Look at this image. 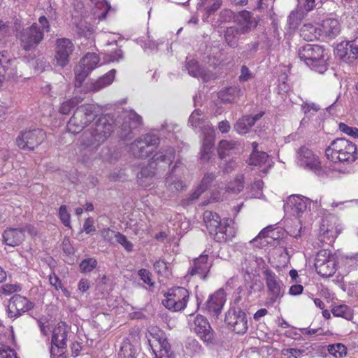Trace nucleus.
Instances as JSON below:
<instances>
[{
	"instance_id": "1",
	"label": "nucleus",
	"mask_w": 358,
	"mask_h": 358,
	"mask_svg": "<svg viewBox=\"0 0 358 358\" xmlns=\"http://www.w3.org/2000/svg\"><path fill=\"white\" fill-rule=\"evenodd\" d=\"M115 129L114 122L108 117H99L80 137V146L96 150L111 135Z\"/></svg>"
},
{
	"instance_id": "2",
	"label": "nucleus",
	"mask_w": 358,
	"mask_h": 358,
	"mask_svg": "<svg viewBox=\"0 0 358 358\" xmlns=\"http://www.w3.org/2000/svg\"><path fill=\"white\" fill-rule=\"evenodd\" d=\"M325 155L333 163L349 164L357 159L356 145L343 138L333 141L326 149Z\"/></svg>"
},
{
	"instance_id": "3",
	"label": "nucleus",
	"mask_w": 358,
	"mask_h": 358,
	"mask_svg": "<svg viewBox=\"0 0 358 358\" xmlns=\"http://www.w3.org/2000/svg\"><path fill=\"white\" fill-rule=\"evenodd\" d=\"M201 115L202 112L200 110H195L189 117V123L194 129L201 128L205 134L201 146V159L208 162L211 157L214 145V131L208 122L201 117Z\"/></svg>"
},
{
	"instance_id": "4",
	"label": "nucleus",
	"mask_w": 358,
	"mask_h": 358,
	"mask_svg": "<svg viewBox=\"0 0 358 358\" xmlns=\"http://www.w3.org/2000/svg\"><path fill=\"white\" fill-rule=\"evenodd\" d=\"M299 57L311 69L322 73L327 70V55L318 45L306 44L299 48Z\"/></svg>"
},
{
	"instance_id": "5",
	"label": "nucleus",
	"mask_w": 358,
	"mask_h": 358,
	"mask_svg": "<svg viewBox=\"0 0 358 358\" xmlns=\"http://www.w3.org/2000/svg\"><path fill=\"white\" fill-rule=\"evenodd\" d=\"M38 23H34L20 33V39L22 46L25 50H29L36 47L43 38L44 31H49L50 30L49 22L45 17H40Z\"/></svg>"
},
{
	"instance_id": "6",
	"label": "nucleus",
	"mask_w": 358,
	"mask_h": 358,
	"mask_svg": "<svg viewBox=\"0 0 358 358\" xmlns=\"http://www.w3.org/2000/svg\"><path fill=\"white\" fill-rule=\"evenodd\" d=\"M96 116L94 106L86 104L78 107L67 123V130L72 134H78L91 123Z\"/></svg>"
},
{
	"instance_id": "7",
	"label": "nucleus",
	"mask_w": 358,
	"mask_h": 358,
	"mask_svg": "<svg viewBox=\"0 0 358 358\" xmlns=\"http://www.w3.org/2000/svg\"><path fill=\"white\" fill-rule=\"evenodd\" d=\"M342 230L340 220L334 215L329 214L322 220L318 236L319 247L323 244L330 245L332 243Z\"/></svg>"
},
{
	"instance_id": "8",
	"label": "nucleus",
	"mask_w": 358,
	"mask_h": 358,
	"mask_svg": "<svg viewBox=\"0 0 358 358\" xmlns=\"http://www.w3.org/2000/svg\"><path fill=\"white\" fill-rule=\"evenodd\" d=\"M147 338L155 358H176V355L163 331L155 329L153 332L149 333Z\"/></svg>"
},
{
	"instance_id": "9",
	"label": "nucleus",
	"mask_w": 358,
	"mask_h": 358,
	"mask_svg": "<svg viewBox=\"0 0 358 358\" xmlns=\"http://www.w3.org/2000/svg\"><path fill=\"white\" fill-rule=\"evenodd\" d=\"M263 274L268 293L266 305L271 306L279 301L283 296L285 286L280 278L272 271L266 269Z\"/></svg>"
},
{
	"instance_id": "10",
	"label": "nucleus",
	"mask_w": 358,
	"mask_h": 358,
	"mask_svg": "<svg viewBox=\"0 0 358 358\" xmlns=\"http://www.w3.org/2000/svg\"><path fill=\"white\" fill-rule=\"evenodd\" d=\"M164 296L163 305L167 309L177 312L186 308L189 294L187 289L178 287L170 289Z\"/></svg>"
},
{
	"instance_id": "11",
	"label": "nucleus",
	"mask_w": 358,
	"mask_h": 358,
	"mask_svg": "<svg viewBox=\"0 0 358 358\" xmlns=\"http://www.w3.org/2000/svg\"><path fill=\"white\" fill-rule=\"evenodd\" d=\"M159 141V138L155 134H146L131 144L130 150L136 157H147L156 148Z\"/></svg>"
},
{
	"instance_id": "12",
	"label": "nucleus",
	"mask_w": 358,
	"mask_h": 358,
	"mask_svg": "<svg viewBox=\"0 0 358 358\" xmlns=\"http://www.w3.org/2000/svg\"><path fill=\"white\" fill-rule=\"evenodd\" d=\"M45 138V133L41 129L24 130L16 138L17 146L23 150H33Z\"/></svg>"
},
{
	"instance_id": "13",
	"label": "nucleus",
	"mask_w": 358,
	"mask_h": 358,
	"mask_svg": "<svg viewBox=\"0 0 358 358\" xmlns=\"http://www.w3.org/2000/svg\"><path fill=\"white\" fill-rule=\"evenodd\" d=\"M315 267L317 273L324 278L333 275L336 269V258L328 250L319 251L315 259Z\"/></svg>"
},
{
	"instance_id": "14",
	"label": "nucleus",
	"mask_w": 358,
	"mask_h": 358,
	"mask_svg": "<svg viewBox=\"0 0 358 358\" xmlns=\"http://www.w3.org/2000/svg\"><path fill=\"white\" fill-rule=\"evenodd\" d=\"M100 62L96 53H87L75 70L76 86H80L88 75L95 69Z\"/></svg>"
},
{
	"instance_id": "15",
	"label": "nucleus",
	"mask_w": 358,
	"mask_h": 358,
	"mask_svg": "<svg viewBox=\"0 0 358 358\" xmlns=\"http://www.w3.org/2000/svg\"><path fill=\"white\" fill-rule=\"evenodd\" d=\"M192 315H190L189 320L190 329L204 342L211 343L214 339V334L207 319L201 315L194 316L192 320Z\"/></svg>"
},
{
	"instance_id": "16",
	"label": "nucleus",
	"mask_w": 358,
	"mask_h": 358,
	"mask_svg": "<svg viewBox=\"0 0 358 358\" xmlns=\"http://www.w3.org/2000/svg\"><path fill=\"white\" fill-rule=\"evenodd\" d=\"M224 321L236 334H245L248 328L246 314L241 308H230L226 313Z\"/></svg>"
},
{
	"instance_id": "17",
	"label": "nucleus",
	"mask_w": 358,
	"mask_h": 358,
	"mask_svg": "<svg viewBox=\"0 0 358 358\" xmlns=\"http://www.w3.org/2000/svg\"><path fill=\"white\" fill-rule=\"evenodd\" d=\"M75 47L71 40L66 38H58L56 41L55 61L56 64L61 67L69 63V57L74 51Z\"/></svg>"
},
{
	"instance_id": "18",
	"label": "nucleus",
	"mask_w": 358,
	"mask_h": 358,
	"mask_svg": "<svg viewBox=\"0 0 358 358\" xmlns=\"http://www.w3.org/2000/svg\"><path fill=\"white\" fill-rule=\"evenodd\" d=\"M34 306V303L25 296L15 294L9 300L7 310L8 315L10 317H17L33 309Z\"/></svg>"
},
{
	"instance_id": "19",
	"label": "nucleus",
	"mask_w": 358,
	"mask_h": 358,
	"mask_svg": "<svg viewBox=\"0 0 358 358\" xmlns=\"http://www.w3.org/2000/svg\"><path fill=\"white\" fill-rule=\"evenodd\" d=\"M297 164L304 169L317 171L321 163L318 156L307 147H301L297 152Z\"/></svg>"
},
{
	"instance_id": "20",
	"label": "nucleus",
	"mask_w": 358,
	"mask_h": 358,
	"mask_svg": "<svg viewBox=\"0 0 358 358\" xmlns=\"http://www.w3.org/2000/svg\"><path fill=\"white\" fill-rule=\"evenodd\" d=\"M208 251L206 250L199 257L193 260L187 275L190 276L197 275L201 278L206 279L213 265V262L208 261Z\"/></svg>"
},
{
	"instance_id": "21",
	"label": "nucleus",
	"mask_w": 358,
	"mask_h": 358,
	"mask_svg": "<svg viewBox=\"0 0 358 358\" xmlns=\"http://www.w3.org/2000/svg\"><path fill=\"white\" fill-rule=\"evenodd\" d=\"M310 205V200L308 198L301 195H292L288 197L284 208L286 212L299 217Z\"/></svg>"
},
{
	"instance_id": "22",
	"label": "nucleus",
	"mask_w": 358,
	"mask_h": 358,
	"mask_svg": "<svg viewBox=\"0 0 358 358\" xmlns=\"http://www.w3.org/2000/svg\"><path fill=\"white\" fill-rule=\"evenodd\" d=\"M337 57L345 62L358 58V36L350 41H342L335 49Z\"/></svg>"
},
{
	"instance_id": "23",
	"label": "nucleus",
	"mask_w": 358,
	"mask_h": 358,
	"mask_svg": "<svg viewBox=\"0 0 358 358\" xmlns=\"http://www.w3.org/2000/svg\"><path fill=\"white\" fill-rule=\"evenodd\" d=\"M24 231H27L31 236L36 234L35 229L31 225L27 226L24 230L18 229H8L3 234V241L9 246L15 247L18 245L24 238Z\"/></svg>"
},
{
	"instance_id": "24",
	"label": "nucleus",
	"mask_w": 358,
	"mask_h": 358,
	"mask_svg": "<svg viewBox=\"0 0 358 358\" xmlns=\"http://www.w3.org/2000/svg\"><path fill=\"white\" fill-rule=\"evenodd\" d=\"M226 302V294L223 289H220L210 295L206 303V309L211 315L217 317Z\"/></svg>"
},
{
	"instance_id": "25",
	"label": "nucleus",
	"mask_w": 358,
	"mask_h": 358,
	"mask_svg": "<svg viewBox=\"0 0 358 358\" xmlns=\"http://www.w3.org/2000/svg\"><path fill=\"white\" fill-rule=\"evenodd\" d=\"M15 62L16 60L11 58L6 52H0V83L16 75Z\"/></svg>"
},
{
	"instance_id": "26",
	"label": "nucleus",
	"mask_w": 358,
	"mask_h": 358,
	"mask_svg": "<svg viewBox=\"0 0 358 358\" xmlns=\"http://www.w3.org/2000/svg\"><path fill=\"white\" fill-rule=\"evenodd\" d=\"M236 234L234 222L230 219H224L222 221L217 231L213 236V238L217 242H224L231 240Z\"/></svg>"
},
{
	"instance_id": "27",
	"label": "nucleus",
	"mask_w": 358,
	"mask_h": 358,
	"mask_svg": "<svg viewBox=\"0 0 358 358\" xmlns=\"http://www.w3.org/2000/svg\"><path fill=\"white\" fill-rule=\"evenodd\" d=\"M236 27L241 34H245L251 31L258 24V20L254 17L250 12L242 10L238 13L236 17Z\"/></svg>"
},
{
	"instance_id": "28",
	"label": "nucleus",
	"mask_w": 358,
	"mask_h": 358,
	"mask_svg": "<svg viewBox=\"0 0 358 358\" xmlns=\"http://www.w3.org/2000/svg\"><path fill=\"white\" fill-rule=\"evenodd\" d=\"M320 34L327 38H336L341 32V24L334 18L324 20L320 27Z\"/></svg>"
},
{
	"instance_id": "29",
	"label": "nucleus",
	"mask_w": 358,
	"mask_h": 358,
	"mask_svg": "<svg viewBox=\"0 0 358 358\" xmlns=\"http://www.w3.org/2000/svg\"><path fill=\"white\" fill-rule=\"evenodd\" d=\"M67 326L64 322H59L52 331V344L59 348H66L67 338Z\"/></svg>"
},
{
	"instance_id": "30",
	"label": "nucleus",
	"mask_w": 358,
	"mask_h": 358,
	"mask_svg": "<svg viewBox=\"0 0 358 358\" xmlns=\"http://www.w3.org/2000/svg\"><path fill=\"white\" fill-rule=\"evenodd\" d=\"M115 71L111 70L98 80L87 83L86 88L90 92H98L110 85L115 78Z\"/></svg>"
},
{
	"instance_id": "31",
	"label": "nucleus",
	"mask_w": 358,
	"mask_h": 358,
	"mask_svg": "<svg viewBox=\"0 0 358 358\" xmlns=\"http://www.w3.org/2000/svg\"><path fill=\"white\" fill-rule=\"evenodd\" d=\"M253 152L250 155L249 163L252 166H262L265 165L266 167H270V160L268 155L264 152H259L257 150L258 144L256 142L252 143Z\"/></svg>"
},
{
	"instance_id": "32",
	"label": "nucleus",
	"mask_w": 358,
	"mask_h": 358,
	"mask_svg": "<svg viewBox=\"0 0 358 358\" xmlns=\"http://www.w3.org/2000/svg\"><path fill=\"white\" fill-rule=\"evenodd\" d=\"M139 349L138 342L127 338L122 343L118 352V358H134Z\"/></svg>"
},
{
	"instance_id": "33",
	"label": "nucleus",
	"mask_w": 358,
	"mask_h": 358,
	"mask_svg": "<svg viewBox=\"0 0 358 358\" xmlns=\"http://www.w3.org/2000/svg\"><path fill=\"white\" fill-rule=\"evenodd\" d=\"M262 116V113H259L255 116H245L238 120L235 125V129L241 134L248 133L250 128L255 124V122Z\"/></svg>"
},
{
	"instance_id": "34",
	"label": "nucleus",
	"mask_w": 358,
	"mask_h": 358,
	"mask_svg": "<svg viewBox=\"0 0 358 358\" xmlns=\"http://www.w3.org/2000/svg\"><path fill=\"white\" fill-rule=\"evenodd\" d=\"M203 221L209 234L214 236L222 220L216 213L206 211L203 213Z\"/></svg>"
},
{
	"instance_id": "35",
	"label": "nucleus",
	"mask_w": 358,
	"mask_h": 358,
	"mask_svg": "<svg viewBox=\"0 0 358 358\" xmlns=\"http://www.w3.org/2000/svg\"><path fill=\"white\" fill-rule=\"evenodd\" d=\"M174 154L175 152L172 148H169L164 151H159L152 157V162L149 164V167L152 169H155L154 164H157L159 162L169 165L174 159Z\"/></svg>"
},
{
	"instance_id": "36",
	"label": "nucleus",
	"mask_w": 358,
	"mask_h": 358,
	"mask_svg": "<svg viewBox=\"0 0 358 358\" xmlns=\"http://www.w3.org/2000/svg\"><path fill=\"white\" fill-rule=\"evenodd\" d=\"M242 94L239 87H229L218 92V98L224 103H232Z\"/></svg>"
},
{
	"instance_id": "37",
	"label": "nucleus",
	"mask_w": 358,
	"mask_h": 358,
	"mask_svg": "<svg viewBox=\"0 0 358 358\" xmlns=\"http://www.w3.org/2000/svg\"><path fill=\"white\" fill-rule=\"evenodd\" d=\"M177 169L178 166L176 164V166L173 168L171 173L166 179V187L171 192H177L181 191L185 187L183 182L174 174Z\"/></svg>"
},
{
	"instance_id": "38",
	"label": "nucleus",
	"mask_w": 358,
	"mask_h": 358,
	"mask_svg": "<svg viewBox=\"0 0 358 358\" xmlns=\"http://www.w3.org/2000/svg\"><path fill=\"white\" fill-rule=\"evenodd\" d=\"M331 313L334 317H342L350 321L353 319V310L345 304L334 305L331 308Z\"/></svg>"
},
{
	"instance_id": "39",
	"label": "nucleus",
	"mask_w": 358,
	"mask_h": 358,
	"mask_svg": "<svg viewBox=\"0 0 358 358\" xmlns=\"http://www.w3.org/2000/svg\"><path fill=\"white\" fill-rule=\"evenodd\" d=\"M95 6L94 15L99 20L106 18L108 12L110 10V6L106 0H90Z\"/></svg>"
},
{
	"instance_id": "40",
	"label": "nucleus",
	"mask_w": 358,
	"mask_h": 358,
	"mask_svg": "<svg viewBox=\"0 0 358 358\" xmlns=\"http://www.w3.org/2000/svg\"><path fill=\"white\" fill-rule=\"evenodd\" d=\"M186 68L189 74L193 77H201L203 80L210 79V76L207 75L203 70L200 69L197 62L194 59H190L187 62Z\"/></svg>"
},
{
	"instance_id": "41",
	"label": "nucleus",
	"mask_w": 358,
	"mask_h": 358,
	"mask_svg": "<svg viewBox=\"0 0 358 358\" xmlns=\"http://www.w3.org/2000/svg\"><path fill=\"white\" fill-rule=\"evenodd\" d=\"M237 143L233 141L222 140L218 146V154L221 159L229 155L237 148Z\"/></svg>"
},
{
	"instance_id": "42",
	"label": "nucleus",
	"mask_w": 358,
	"mask_h": 358,
	"mask_svg": "<svg viewBox=\"0 0 358 358\" xmlns=\"http://www.w3.org/2000/svg\"><path fill=\"white\" fill-rule=\"evenodd\" d=\"M240 31L236 27H229L227 29L224 38L230 47L235 48L238 45V36L241 35Z\"/></svg>"
},
{
	"instance_id": "43",
	"label": "nucleus",
	"mask_w": 358,
	"mask_h": 358,
	"mask_svg": "<svg viewBox=\"0 0 358 358\" xmlns=\"http://www.w3.org/2000/svg\"><path fill=\"white\" fill-rule=\"evenodd\" d=\"M327 350L336 358H343L347 355V348L342 343L329 345Z\"/></svg>"
},
{
	"instance_id": "44",
	"label": "nucleus",
	"mask_w": 358,
	"mask_h": 358,
	"mask_svg": "<svg viewBox=\"0 0 358 358\" xmlns=\"http://www.w3.org/2000/svg\"><path fill=\"white\" fill-rule=\"evenodd\" d=\"M81 99L79 97H73L71 99L64 101L60 106L59 112L63 115L69 114L71 110L77 106L80 102Z\"/></svg>"
},
{
	"instance_id": "45",
	"label": "nucleus",
	"mask_w": 358,
	"mask_h": 358,
	"mask_svg": "<svg viewBox=\"0 0 358 358\" xmlns=\"http://www.w3.org/2000/svg\"><path fill=\"white\" fill-rule=\"evenodd\" d=\"M301 36L306 41H313L317 38L316 28L312 24H304L301 29Z\"/></svg>"
},
{
	"instance_id": "46",
	"label": "nucleus",
	"mask_w": 358,
	"mask_h": 358,
	"mask_svg": "<svg viewBox=\"0 0 358 358\" xmlns=\"http://www.w3.org/2000/svg\"><path fill=\"white\" fill-rule=\"evenodd\" d=\"M275 237V231L271 227H268L264 229L261 232L252 240L251 242H256L259 239H264V242L266 243H270V240L276 239Z\"/></svg>"
},
{
	"instance_id": "47",
	"label": "nucleus",
	"mask_w": 358,
	"mask_h": 358,
	"mask_svg": "<svg viewBox=\"0 0 358 358\" xmlns=\"http://www.w3.org/2000/svg\"><path fill=\"white\" fill-rule=\"evenodd\" d=\"M21 290L22 286L17 282L6 283L0 287V294L8 296L13 293L19 292Z\"/></svg>"
},
{
	"instance_id": "48",
	"label": "nucleus",
	"mask_w": 358,
	"mask_h": 358,
	"mask_svg": "<svg viewBox=\"0 0 358 358\" xmlns=\"http://www.w3.org/2000/svg\"><path fill=\"white\" fill-rule=\"evenodd\" d=\"M127 118L128 119L129 124L128 129L129 132L131 129H135L142 124V117L133 110L128 112Z\"/></svg>"
},
{
	"instance_id": "49",
	"label": "nucleus",
	"mask_w": 358,
	"mask_h": 358,
	"mask_svg": "<svg viewBox=\"0 0 358 358\" xmlns=\"http://www.w3.org/2000/svg\"><path fill=\"white\" fill-rule=\"evenodd\" d=\"M50 284L55 288L56 290H61L64 296H69L70 292L63 287L62 281L59 277L55 273H52L49 275Z\"/></svg>"
},
{
	"instance_id": "50",
	"label": "nucleus",
	"mask_w": 358,
	"mask_h": 358,
	"mask_svg": "<svg viewBox=\"0 0 358 358\" xmlns=\"http://www.w3.org/2000/svg\"><path fill=\"white\" fill-rule=\"evenodd\" d=\"M97 264V262L94 258L84 259L80 264V268L82 272L87 273L92 271Z\"/></svg>"
},
{
	"instance_id": "51",
	"label": "nucleus",
	"mask_w": 358,
	"mask_h": 358,
	"mask_svg": "<svg viewBox=\"0 0 358 358\" xmlns=\"http://www.w3.org/2000/svg\"><path fill=\"white\" fill-rule=\"evenodd\" d=\"M154 268L155 271L163 276H168L169 275V270L166 262L164 260H158L154 264Z\"/></svg>"
},
{
	"instance_id": "52",
	"label": "nucleus",
	"mask_w": 358,
	"mask_h": 358,
	"mask_svg": "<svg viewBox=\"0 0 358 358\" xmlns=\"http://www.w3.org/2000/svg\"><path fill=\"white\" fill-rule=\"evenodd\" d=\"M186 350L191 355L198 354L201 350V346L195 339H189L186 345Z\"/></svg>"
},
{
	"instance_id": "53",
	"label": "nucleus",
	"mask_w": 358,
	"mask_h": 358,
	"mask_svg": "<svg viewBox=\"0 0 358 358\" xmlns=\"http://www.w3.org/2000/svg\"><path fill=\"white\" fill-rule=\"evenodd\" d=\"M243 177L236 179L234 181L230 182L227 187V191L232 193H238L243 189Z\"/></svg>"
},
{
	"instance_id": "54",
	"label": "nucleus",
	"mask_w": 358,
	"mask_h": 358,
	"mask_svg": "<svg viewBox=\"0 0 358 358\" xmlns=\"http://www.w3.org/2000/svg\"><path fill=\"white\" fill-rule=\"evenodd\" d=\"M357 262H358V259H357V256H354V257L346 256V257H342V259H341V264H343V266L347 268L348 270L355 269L357 266Z\"/></svg>"
},
{
	"instance_id": "55",
	"label": "nucleus",
	"mask_w": 358,
	"mask_h": 358,
	"mask_svg": "<svg viewBox=\"0 0 358 358\" xmlns=\"http://www.w3.org/2000/svg\"><path fill=\"white\" fill-rule=\"evenodd\" d=\"M338 129L341 131L351 137L358 138V129L356 127H349L346 124L341 122L338 124Z\"/></svg>"
},
{
	"instance_id": "56",
	"label": "nucleus",
	"mask_w": 358,
	"mask_h": 358,
	"mask_svg": "<svg viewBox=\"0 0 358 358\" xmlns=\"http://www.w3.org/2000/svg\"><path fill=\"white\" fill-rule=\"evenodd\" d=\"M59 218H60L61 221L62 222V223L64 224V226L70 227V225H71V221H70L71 217H70L69 213L67 210V208H66V206L65 205H62L59 208Z\"/></svg>"
},
{
	"instance_id": "57",
	"label": "nucleus",
	"mask_w": 358,
	"mask_h": 358,
	"mask_svg": "<svg viewBox=\"0 0 358 358\" xmlns=\"http://www.w3.org/2000/svg\"><path fill=\"white\" fill-rule=\"evenodd\" d=\"M116 241L122 245L127 252L132 251L134 245L127 240L124 235L117 232L116 234Z\"/></svg>"
},
{
	"instance_id": "58",
	"label": "nucleus",
	"mask_w": 358,
	"mask_h": 358,
	"mask_svg": "<svg viewBox=\"0 0 358 358\" xmlns=\"http://www.w3.org/2000/svg\"><path fill=\"white\" fill-rule=\"evenodd\" d=\"M207 6L205 10L207 13V17L218 10L221 6L220 0H207Z\"/></svg>"
},
{
	"instance_id": "59",
	"label": "nucleus",
	"mask_w": 358,
	"mask_h": 358,
	"mask_svg": "<svg viewBox=\"0 0 358 358\" xmlns=\"http://www.w3.org/2000/svg\"><path fill=\"white\" fill-rule=\"evenodd\" d=\"M0 358H17V355L13 350L0 343Z\"/></svg>"
},
{
	"instance_id": "60",
	"label": "nucleus",
	"mask_w": 358,
	"mask_h": 358,
	"mask_svg": "<svg viewBox=\"0 0 358 358\" xmlns=\"http://www.w3.org/2000/svg\"><path fill=\"white\" fill-rule=\"evenodd\" d=\"M123 57L122 52L120 49H117L114 52L110 55H106L104 57L105 62H119Z\"/></svg>"
},
{
	"instance_id": "61",
	"label": "nucleus",
	"mask_w": 358,
	"mask_h": 358,
	"mask_svg": "<svg viewBox=\"0 0 358 358\" xmlns=\"http://www.w3.org/2000/svg\"><path fill=\"white\" fill-rule=\"evenodd\" d=\"M303 16V11L301 9L299 10L292 11L288 17V21L290 25L294 26L297 24L298 21Z\"/></svg>"
},
{
	"instance_id": "62",
	"label": "nucleus",
	"mask_w": 358,
	"mask_h": 358,
	"mask_svg": "<svg viewBox=\"0 0 358 358\" xmlns=\"http://www.w3.org/2000/svg\"><path fill=\"white\" fill-rule=\"evenodd\" d=\"M315 0H298V6L302 10L308 12L315 7Z\"/></svg>"
},
{
	"instance_id": "63",
	"label": "nucleus",
	"mask_w": 358,
	"mask_h": 358,
	"mask_svg": "<svg viewBox=\"0 0 358 358\" xmlns=\"http://www.w3.org/2000/svg\"><path fill=\"white\" fill-rule=\"evenodd\" d=\"M301 109L305 114L311 113L313 111L315 113L320 110L319 106L315 103L304 102L301 105Z\"/></svg>"
},
{
	"instance_id": "64",
	"label": "nucleus",
	"mask_w": 358,
	"mask_h": 358,
	"mask_svg": "<svg viewBox=\"0 0 358 358\" xmlns=\"http://www.w3.org/2000/svg\"><path fill=\"white\" fill-rule=\"evenodd\" d=\"M117 233L109 228L103 229L101 231V236L102 238L109 242L112 243L114 238H116Z\"/></svg>"
}]
</instances>
